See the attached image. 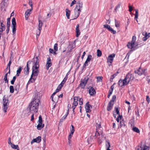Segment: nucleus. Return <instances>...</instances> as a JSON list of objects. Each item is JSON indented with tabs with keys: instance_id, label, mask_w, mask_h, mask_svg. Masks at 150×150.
I'll use <instances>...</instances> for the list:
<instances>
[{
	"instance_id": "nucleus-24",
	"label": "nucleus",
	"mask_w": 150,
	"mask_h": 150,
	"mask_svg": "<svg viewBox=\"0 0 150 150\" xmlns=\"http://www.w3.org/2000/svg\"><path fill=\"white\" fill-rule=\"evenodd\" d=\"M3 106H8L9 103L8 100L5 99V98H3Z\"/></svg>"
},
{
	"instance_id": "nucleus-29",
	"label": "nucleus",
	"mask_w": 150,
	"mask_h": 150,
	"mask_svg": "<svg viewBox=\"0 0 150 150\" xmlns=\"http://www.w3.org/2000/svg\"><path fill=\"white\" fill-rule=\"evenodd\" d=\"M121 5V4L120 3H119L115 7V8L114 9V11L117 12V11L118 10V9L120 7V6Z\"/></svg>"
},
{
	"instance_id": "nucleus-22",
	"label": "nucleus",
	"mask_w": 150,
	"mask_h": 150,
	"mask_svg": "<svg viewBox=\"0 0 150 150\" xmlns=\"http://www.w3.org/2000/svg\"><path fill=\"white\" fill-rule=\"evenodd\" d=\"M45 125L42 122H38V125L37 126V129L38 130H40L42 129L44 127Z\"/></svg>"
},
{
	"instance_id": "nucleus-31",
	"label": "nucleus",
	"mask_w": 150,
	"mask_h": 150,
	"mask_svg": "<svg viewBox=\"0 0 150 150\" xmlns=\"http://www.w3.org/2000/svg\"><path fill=\"white\" fill-rule=\"evenodd\" d=\"M119 72H117L116 73L112 75L110 79V81H112L113 79L115 77L117 76V74Z\"/></svg>"
},
{
	"instance_id": "nucleus-58",
	"label": "nucleus",
	"mask_w": 150,
	"mask_h": 150,
	"mask_svg": "<svg viewBox=\"0 0 150 150\" xmlns=\"http://www.w3.org/2000/svg\"><path fill=\"white\" fill-rule=\"evenodd\" d=\"M88 61H87L86 60L85 61L83 65V67L85 68L87 66H88Z\"/></svg>"
},
{
	"instance_id": "nucleus-10",
	"label": "nucleus",
	"mask_w": 150,
	"mask_h": 150,
	"mask_svg": "<svg viewBox=\"0 0 150 150\" xmlns=\"http://www.w3.org/2000/svg\"><path fill=\"white\" fill-rule=\"evenodd\" d=\"M149 147L145 145H141L140 146H137L136 150H149Z\"/></svg>"
},
{
	"instance_id": "nucleus-13",
	"label": "nucleus",
	"mask_w": 150,
	"mask_h": 150,
	"mask_svg": "<svg viewBox=\"0 0 150 150\" xmlns=\"http://www.w3.org/2000/svg\"><path fill=\"white\" fill-rule=\"evenodd\" d=\"M146 70L145 69L139 68L137 70H135L134 73L137 74L139 75H141L144 73Z\"/></svg>"
},
{
	"instance_id": "nucleus-51",
	"label": "nucleus",
	"mask_w": 150,
	"mask_h": 150,
	"mask_svg": "<svg viewBox=\"0 0 150 150\" xmlns=\"http://www.w3.org/2000/svg\"><path fill=\"white\" fill-rule=\"evenodd\" d=\"M108 145L106 144V146L107 148V150H111L109 149L110 147V144L109 142L108 143Z\"/></svg>"
},
{
	"instance_id": "nucleus-15",
	"label": "nucleus",
	"mask_w": 150,
	"mask_h": 150,
	"mask_svg": "<svg viewBox=\"0 0 150 150\" xmlns=\"http://www.w3.org/2000/svg\"><path fill=\"white\" fill-rule=\"evenodd\" d=\"M39 23L38 25V29L39 32L38 33H36L37 35L38 36L40 34L41 31L42 30V27L43 24L42 21L40 20H39Z\"/></svg>"
},
{
	"instance_id": "nucleus-8",
	"label": "nucleus",
	"mask_w": 150,
	"mask_h": 150,
	"mask_svg": "<svg viewBox=\"0 0 150 150\" xmlns=\"http://www.w3.org/2000/svg\"><path fill=\"white\" fill-rule=\"evenodd\" d=\"M12 23L13 25L12 26V32L13 34H15L16 33V23L15 18H12Z\"/></svg>"
},
{
	"instance_id": "nucleus-59",
	"label": "nucleus",
	"mask_w": 150,
	"mask_h": 150,
	"mask_svg": "<svg viewBox=\"0 0 150 150\" xmlns=\"http://www.w3.org/2000/svg\"><path fill=\"white\" fill-rule=\"evenodd\" d=\"M29 5L31 7V8H33V4L32 1H30L28 2Z\"/></svg>"
},
{
	"instance_id": "nucleus-61",
	"label": "nucleus",
	"mask_w": 150,
	"mask_h": 150,
	"mask_svg": "<svg viewBox=\"0 0 150 150\" xmlns=\"http://www.w3.org/2000/svg\"><path fill=\"white\" fill-rule=\"evenodd\" d=\"M131 50H130V51L128 52L126 56V57L128 58L129 55L131 54Z\"/></svg>"
},
{
	"instance_id": "nucleus-16",
	"label": "nucleus",
	"mask_w": 150,
	"mask_h": 150,
	"mask_svg": "<svg viewBox=\"0 0 150 150\" xmlns=\"http://www.w3.org/2000/svg\"><path fill=\"white\" fill-rule=\"evenodd\" d=\"M89 102H88L86 104L85 106L86 112H89L91 111V109L92 108V106L91 105L89 104Z\"/></svg>"
},
{
	"instance_id": "nucleus-52",
	"label": "nucleus",
	"mask_w": 150,
	"mask_h": 150,
	"mask_svg": "<svg viewBox=\"0 0 150 150\" xmlns=\"http://www.w3.org/2000/svg\"><path fill=\"white\" fill-rule=\"evenodd\" d=\"M83 100L82 98H80L79 99V104L80 105H81L83 104Z\"/></svg>"
},
{
	"instance_id": "nucleus-56",
	"label": "nucleus",
	"mask_w": 150,
	"mask_h": 150,
	"mask_svg": "<svg viewBox=\"0 0 150 150\" xmlns=\"http://www.w3.org/2000/svg\"><path fill=\"white\" fill-rule=\"evenodd\" d=\"M127 46L128 48L131 49V43L130 42H128Z\"/></svg>"
},
{
	"instance_id": "nucleus-42",
	"label": "nucleus",
	"mask_w": 150,
	"mask_h": 150,
	"mask_svg": "<svg viewBox=\"0 0 150 150\" xmlns=\"http://www.w3.org/2000/svg\"><path fill=\"white\" fill-rule=\"evenodd\" d=\"M116 96L115 95H114L113 96L112 98L110 101V102H111V103H113L115 101L116 99Z\"/></svg>"
},
{
	"instance_id": "nucleus-7",
	"label": "nucleus",
	"mask_w": 150,
	"mask_h": 150,
	"mask_svg": "<svg viewBox=\"0 0 150 150\" xmlns=\"http://www.w3.org/2000/svg\"><path fill=\"white\" fill-rule=\"evenodd\" d=\"M32 63L33 64L34 62L31 61H28L26 67H25L24 69V73L25 75H28L29 73V68L28 67L29 65L30 64Z\"/></svg>"
},
{
	"instance_id": "nucleus-20",
	"label": "nucleus",
	"mask_w": 150,
	"mask_h": 150,
	"mask_svg": "<svg viewBox=\"0 0 150 150\" xmlns=\"http://www.w3.org/2000/svg\"><path fill=\"white\" fill-rule=\"evenodd\" d=\"M79 24H77L76 26V27L75 29L76 33V36L78 37L79 35L80 34V30L79 28Z\"/></svg>"
},
{
	"instance_id": "nucleus-55",
	"label": "nucleus",
	"mask_w": 150,
	"mask_h": 150,
	"mask_svg": "<svg viewBox=\"0 0 150 150\" xmlns=\"http://www.w3.org/2000/svg\"><path fill=\"white\" fill-rule=\"evenodd\" d=\"M103 77L102 76L98 77H97V81H101Z\"/></svg>"
},
{
	"instance_id": "nucleus-19",
	"label": "nucleus",
	"mask_w": 150,
	"mask_h": 150,
	"mask_svg": "<svg viewBox=\"0 0 150 150\" xmlns=\"http://www.w3.org/2000/svg\"><path fill=\"white\" fill-rule=\"evenodd\" d=\"M89 93L91 96H93L96 94V92L93 87H91L89 91Z\"/></svg>"
},
{
	"instance_id": "nucleus-12",
	"label": "nucleus",
	"mask_w": 150,
	"mask_h": 150,
	"mask_svg": "<svg viewBox=\"0 0 150 150\" xmlns=\"http://www.w3.org/2000/svg\"><path fill=\"white\" fill-rule=\"evenodd\" d=\"M52 65L51 60L50 57L47 58L46 64V69L47 70L49 69V68Z\"/></svg>"
},
{
	"instance_id": "nucleus-5",
	"label": "nucleus",
	"mask_w": 150,
	"mask_h": 150,
	"mask_svg": "<svg viewBox=\"0 0 150 150\" xmlns=\"http://www.w3.org/2000/svg\"><path fill=\"white\" fill-rule=\"evenodd\" d=\"M115 57V54L112 53L110 54L107 58V62L109 66L112 65V64L114 59V58Z\"/></svg>"
},
{
	"instance_id": "nucleus-35",
	"label": "nucleus",
	"mask_w": 150,
	"mask_h": 150,
	"mask_svg": "<svg viewBox=\"0 0 150 150\" xmlns=\"http://www.w3.org/2000/svg\"><path fill=\"white\" fill-rule=\"evenodd\" d=\"M102 55V52L101 51L99 50H97V56L98 57H100Z\"/></svg>"
},
{
	"instance_id": "nucleus-39",
	"label": "nucleus",
	"mask_w": 150,
	"mask_h": 150,
	"mask_svg": "<svg viewBox=\"0 0 150 150\" xmlns=\"http://www.w3.org/2000/svg\"><path fill=\"white\" fill-rule=\"evenodd\" d=\"M10 18H8L7 21V25L6 26L10 27Z\"/></svg>"
},
{
	"instance_id": "nucleus-4",
	"label": "nucleus",
	"mask_w": 150,
	"mask_h": 150,
	"mask_svg": "<svg viewBox=\"0 0 150 150\" xmlns=\"http://www.w3.org/2000/svg\"><path fill=\"white\" fill-rule=\"evenodd\" d=\"M62 86L63 85L62 84L60 85V84L59 85L57 89L52 94V96L50 97V98H51L52 100V101L54 102H56L57 101V99H56L55 98H54V96L58 92L60 91L62 88Z\"/></svg>"
},
{
	"instance_id": "nucleus-14",
	"label": "nucleus",
	"mask_w": 150,
	"mask_h": 150,
	"mask_svg": "<svg viewBox=\"0 0 150 150\" xmlns=\"http://www.w3.org/2000/svg\"><path fill=\"white\" fill-rule=\"evenodd\" d=\"M142 35L144 36L142 40L144 41H146L150 37V33H148L146 32L142 33Z\"/></svg>"
},
{
	"instance_id": "nucleus-48",
	"label": "nucleus",
	"mask_w": 150,
	"mask_h": 150,
	"mask_svg": "<svg viewBox=\"0 0 150 150\" xmlns=\"http://www.w3.org/2000/svg\"><path fill=\"white\" fill-rule=\"evenodd\" d=\"M109 31L113 34H115L116 33V31L114 30L112 28Z\"/></svg>"
},
{
	"instance_id": "nucleus-1",
	"label": "nucleus",
	"mask_w": 150,
	"mask_h": 150,
	"mask_svg": "<svg viewBox=\"0 0 150 150\" xmlns=\"http://www.w3.org/2000/svg\"><path fill=\"white\" fill-rule=\"evenodd\" d=\"M36 62H35L34 65L32 67V72L31 77L28 81L27 84L30 83V82L33 83L35 80L36 77L38 75L39 71L38 69L39 67V60L37 57L36 58Z\"/></svg>"
},
{
	"instance_id": "nucleus-43",
	"label": "nucleus",
	"mask_w": 150,
	"mask_h": 150,
	"mask_svg": "<svg viewBox=\"0 0 150 150\" xmlns=\"http://www.w3.org/2000/svg\"><path fill=\"white\" fill-rule=\"evenodd\" d=\"M10 92L11 93H13L14 92V88L13 86H11L9 87Z\"/></svg>"
},
{
	"instance_id": "nucleus-64",
	"label": "nucleus",
	"mask_w": 150,
	"mask_h": 150,
	"mask_svg": "<svg viewBox=\"0 0 150 150\" xmlns=\"http://www.w3.org/2000/svg\"><path fill=\"white\" fill-rule=\"evenodd\" d=\"M4 80L5 81L6 83H8V81L7 79V77H4Z\"/></svg>"
},
{
	"instance_id": "nucleus-54",
	"label": "nucleus",
	"mask_w": 150,
	"mask_h": 150,
	"mask_svg": "<svg viewBox=\"0 0 150 150\" xmlns=\"http://www.w3.org/2000/svg\"><path fill=\"white\" fill-rule=\"evenodd\" d=\"M120 125L121 127L122 126H125V124L124 123V121L123 120L120 121Z\"/></svg>"
},
{
	"instance_id": "nucleus-37",
	"label": "nucleus",
	"mask_w": 150,
	"mask_h": 150,
	"mask_svg": "<svg viewBox=\"0 0 150 150\" xmlns=\"http://www.w3.org/2000/svg\"><path fill=\"white\" fill-rule=\"evenodd\" d=\"M67 79H68V77H67L65 76V77L64 78V79L62 82L60 84V85L62 84L63 85L65 83V82H66Z\"/></svg>"
},
{
	"instance_id": "nucleus-28",
	"label": "nucleus",
	"mask_w": 150,
	"mask_h": 150,
	"mask_svg": "<svg viewBox=\"0 0 150 150\" xmlns=\"http://www.w3.org/2000/svg\"><path fill=\"white\" fill-rule=\"evenodd\" d=\"M15 90L16 91L17 93L20 88V83H19L16 85L15 86Z\"/></svg>"
},
{
	"instance_id": "nucleus-60",
	"label": "nucleus",
	"mask_w": 150,
	"mask_h": 150,
	"mask_svg": "<svg viewBox=\"0 0 150 150\" xmlns=\"http://www.w3.org/2000/svg\"><path fill=\"white\" fill-rule=\"evenodd\" d=\"M76 1L75 0H74L71 4L70 6H72L74 4L76 3Z\"/></svg>"
},
{
	"instance_id": "nucleus-23",
	"label": "nucleus",
	"mask_w": 150,
	"mask_h": 150,
	"mask_svg": "<svg viewBox=\"0 0 150 150\" xmlns=\"http://www.w3.org/2000/svg\"><path fill=\"white\" fill-rule=\"evenodd\" d=\"M113 104V103L110 102H109L107 108V110L108 111H109L111 110Z\"/></svg>"
},
{
	"instance_id": "nucleus-25",
	"label": "nucleus",
	"mask_w": 150,
	"mask_h": 150,
	"mask_svg": "<svg viewBox=\"0 0 150 150\" xmlns=\"http://www.w3.org/2000/svg\"><path fill=\"white\" fill-rule=\"evenodd\" d=\"M65 11L66 12V16L67 18L69 19L70 11V10L68 9H66Z\"/></svg>"
},
{
	"instance_id": "nucleus-44",
	"label": "nucleus",
	"mask_w": 150,
	"mask_h": 150,
	"mask_svg": "<svg viewBox=\"0 0 150 150\" xmlns=\"http://www.w3.org/2000/svg\"><path fill=\"white\" fill-rule=\"evenodd\" d=\"M0 23H1V28L2 29H4V30H5V25L3 23V22L1 21H0Z\"/></svg>"
},
{
	"instance_id": "nucleus-11",
	"label": "nucleus",
	"mask_w": 150,
	"mask_h": 150,
	"mask_svg": "<svg viewBox=\"0 0 150 150\" xmlns=\"http://www.w3.org/2000/svg\"><path fill=\"white\" fill-rule=\"evenodd\" d=\"M81 11V9L75 8L74 9L75 18L72 20L77 18L79 16Z\"/></svg>"
},
{
	"instance_id": "nucleus-57",
	"label": "nucleus",
	"mask_w": 150,
	"mask_h": 150,
	"mask_svg": "<svg viewBox=\"0 0 150 150\" xmlns=\"http://www.w3.org/2000/svg\"><path fill=\"white\" fill-rule=\"evenodd\" d=\"M100 134V133L99 132V130L97 129L96 132L95 136L97 137L98 136H99Z\"/></svg>"
},
{
	"instance_id": "nucleus-18",
	"label": "nucleus",
	"mask_w": 150,
	"mask_h": 150,
	"mask_svg": "<svg viewBox=\"0 0 150 150\" xmlns=\"http://www.w3.org/2000/svg\"><path fill=\"white\" fill-rule=\"evenodd\" d=\"M41 137L39 136L36 138L33 139L31 142V143L32 144L34 142L39 143L41 142Z\"/></svg>"
},
{
	"instance_id": "nucleus-36",
	"label": "nucleus",
	"mask_w": 150,
	"mask_h": 150,
	"mask_svg": "<svg viewBox=\"0 0 150 150\" xmlns=\"http://www.w3.org/2000/svg\"><path fill=\"white\" fill-rule=\"evenodd\" d=\"M16 76H15L13 77L12 80L11 81V84L13 85L14 84V83L16 80Z\"/></svg>"
},
{
	"instance_id": "nucleus-26",
	"label": "nucleus",
	"mask_w": 150,
	"mask_h": 150,
	"mask_svg": "<svg viewBox=\"0 0 150 150\" xmlns=\"http://www.w3.org/2000/svg\"><path fill=\"white\" fill-rule=\"evenodd\" d=\"M21 70H22V67H19V68L17 70V71H16L17 73L16 75V76H18L19 75V74L21 72Z\"/></svg>"
},
{
	"instance_id": "nucleus-62",
	"label": "nucleus",
	"mask_w": 150,
	"mask_h": 150,
	"mask_svg": "<svg viewBox=\"0 0 150 150\" xmlns=\"http://www.w3.org/2000/svg\"><path fill=\"white\" fill-rule=\"evenodd\" d=\"M115 110H116V112L117 114L118 115H120V112H119V110H118V109L117 108H115Z\"/></svg>"
},
{
	"instance_id": "nucleus-63",
	"label": "nucleus",
	"mask_w": 150,
	"mask_h": 150,
	"mask_svg": "<svg viewBox=\"0 0 150 150\" xmlns=\"http://www.w3.org/2000/svg\"><path fill=\"white\" fill-rule=\"evenodd\" d=\"M135 114L137 115V116L139 117V112L138 109H137V110L135 111Z\"/></svg>"
},
{
	"instance_id": "nucleus-30",
	"label": "nucleus",
	"mask_w": 150,
	"mask_h": 150,
	"mask_svg": "<svg viewBox=\"0 0 150 150\" xmlns=\"http://www.w3.org/2000/svg\"><path fill=\"white\" fill-rule=\"evenodd\" d=\"M11 146L13 149H16L17 150H19V148L18 145H15L14 144H12Z\"/></svg>"
},
{
	"instance_id": "nucleus-32",
	"label": "nucleus",
	"mask_w": 150,
	"mask_h": 150,
	"mask_svg": "<svg viewBox=\"0 0 150 150\" xmlns=\"http://www.w3.org/2000/svg\"><path fill=\"white\" fill-rule=\"evenodd\" d=\"M132 129L134 132L137 133H139L140 132L138 128L136 127H133Z\"/></svg>"
},
{
	"instance_id": "nucleus-34",
	"label": "nucleus",
	"mask_w": 150,
	"mask_h": 150,
	"mask_svg": "<svg viewBox=\"0 0 150 150\" xmlns=\"http://www.w3.org/2000/svg\"><path fill=\"white\" fill-rule=\"evenodd\" d=\"M76 5L79 7L82 8L83 7V3L79 1L77 2Z\"/></svg>"
},
{
	"instance_id": "nucleus-9",
	"label": "nucleus",
	"mask_w": 150,
	"mask_h": 150,
	"mask_svg": "<svg viewBox=\"0 0 150 150\" xmlns=\"http://www.w3.org/2000/svg\"><path fill=\"white\" fill-rule=\"evenodd\" d=\"M88 79L85 77L83 79H81L80 84V86L82 88H84L87 83Z\"/></svg>"
},
{
	"instance_id": "nucleus-41",
	"label": "nucleus",
	"mask_w": 150,
	"mask_h": 150,
	"mask_svg": "<svg viewBox=\"0 0 150 150\" xmlns=\"http://www.w3.org/2000/svg\"><path fill=\"white\" fill-rule=\"evenodd\" d=\"M115 26L117 28H118L119 27L120 25H119V22L117 21L116 19H115Z\"/></svg>"
},
{
	"instance_id": "nucleus-46",
	"label": "nucleus",
	"mask_w": 150,
	"mask_h": 150,
	"mask_svg": "<svg viewBox=\"0 0 150 150\" xmlns=\"http://www.w3.org/2000/svg\"><path fill=\"white\" fill-rule=\"evenodd\" d=\"M11 64V57L10 58V61L9 62L8 64L7 65V67L6 68V69H7L8 67V68H10V66Z\"/></svg>"
},
{
	"instance_id": "nucleus-17",
	"label": "nucleus",
	"mask_w": 150,
	"mask_h": 150,
	"mask_svg": "<svg viewBox=\"0 0 150 150\" xmlns=\"http://www.w3.org/2000/svg\"><path fill=\"white\" fill-rule=\"evenodd\" d=\"M33 8H31L30 9H28L25 12V19L26 20H27L29 16H30V13L32 10Z\"/></svg>"
},
{
	"instance_id": "nucleus-53",
	"label": "nucleus",
	"mask_w": 150,
	"mask_h": 150,
	"mask_svg": "<svg viewBox=\"0 0 150 150\" xmlns=\"http://www.w3.org/2000/svg\"><path fill=\"white\" fill-rule=\"evenodd\" d=\"M42 116L41 115L39 116V120H38V122H42Z\"/></svg>"
},
{
	"instance_id": "nucleus-38",
	"label": "nucleus",
	"mask_w": 150,
	"mask_h": 150,
	"mask_svg": "<svg viewBox=\"0 0 150 150\" xmlns=\"http://www.w3.org/2000/svg\"><path fill=\"white\" fill-rule=\"evenodd\" d=\"M71 128L70 133H71V134H73L74 132V126L73 125H71Z\"/></svg>"
},
{
	"instance_id": "nucleus-33",
	"label": "nucleus",
	"mask_w": 150,
	"mask_h": 150,
	"mask_svg": "<svg viewBox=\"0 0 150 150\" xmlns=\"http://www.w3.org/2000/svg\"><path fill=\"white\" fill-rule=\"evenodd\" d=\"M68 114V111L67 112V114L63 116L62 118L60 120V122H63V121L64 120V119L66 118L67 117V116Z\"/></svg>"
},
{
	"instance_id": "nucleus-47",
	"label": "nucleus",
	"mask_w": 150,
	"mask_h": 150,
	"mask_svg": "<svg viewBox=\"0 0 150 150\" xmlns=\"http://www.w3.org/2000/svg\"><path fill=\"white\" fill-rule=\"evenodd\" d=\"M122 117V115H119V116L117 117L116 119V120L118 122L119 121L120 119L121 120Z\"/></svg>"
},
{
	"instance_id": "nucleus-3",
	"label": "nucleus",
	"mask_w": 150,
	"mask_h": 150,
	"mask_svg": "<svg viewBox=\"0 0 150 150\" xmlns=\"http://www.w3.org/2000/svg\"><path fill=\"white\" fill-rule=\"evenodd\" d=\"M131 78V74L129 73L123 80H120L118 82L119 85L121 87L127 85L129 82Z\"/></svg>"
},
{
	"instance_id": "nucleus-6",
	"label": "nucleus",
	"mask_w": 150,
	"mask_h": 150,
	"mask_svg": "<svg viewBox=\"0 0 150 150\" xmlns=\"http://www.w3.org/2000/svg\"><path fill=\"white\" fill-rule=\"evenodd\" d=\"M136 39V37L135 36H134L132 37V49L134 50L138 47V44L135 42Z\"/></svg>"
},
{
	"instance_id": "nucleus-40",
	"label": "nucleus",
	"mask_w": 150,
	"mask_h": 150,
	"mask_svg": "<svg viewBox=\"0 0 150 150\" xmlns=\"http://www.w3.org/2000/svg\"><path fill=\"white\" fill-rule=\"evenodd\" d=\"M92 58V56L91 55H89L86 59V60L88 62H90Z\"/></svg>"
},
{
	"instance_id": "nucleus-49",
	"label": "nucleus",
	"mask_w": 150,
	"mask_h": 150,
	"mask_svg": "<svg viewBox=\"0 0 150 150\" xmlns=\"http://www.w3.org/2000/svg\"><path fill=\"white\" fill-rule=\"evenodd\" d=\"M58 45L57 43H55L54 46V49L55 51H57L58 50Z\"/></svg>"
},
{
	"instance_id": "nucleus-45",
	"label": "nucleus",
	"mask_w": 150,
	"mask_h": 150,
	"mask_svg": "<svg viewBox=\"0 0 150 150\" xmlns=\"http://www.w3.org/2000/svg\"><path fill=\"white\" fill-rule=\"evenodd\" d=\"M8 106H3V110L4 112H7L6 110L8 108Z\"/></svg>"
},
{
	"instance_id": "nucleus-2",
	"label": "nucleus",
	"mask_w": 150,
	"mask_h": 150,
	"mask_svg": "<svg viewBox=\"0 0 150 150\" xmlns=\"http://www.w3.org/2000/svg\"><path fill=\"white\" fill-rule=\"evenodd\" d=\"M40 103L39 100L37 98L33 99L29 105V110L32 113H35L38 112L39 105Z\"/></svg>"
},
{
	"instance_id": "nucleus-21",
	"label": "nucleus",
	"mask_w": 150,
	"mask_h": 150,
	"mask_svg": "<svg viewBox=\"0 0 150 150\" xmlns=\"http://www.w3.org/2000/svg\"><path fill=\"white\" fill-rule=\"evenodd\" d=\"M78 97H75L74 98V103H73V106L76 107L78 104Z\"/></svg>"
},
{
	"instance_id": "nucleus-27",
	"label": "nucleus",
	"mask_w": 150,
	"mask_h": 150,
	"mask_svg": "<svg viewBox=\"0 0 150 150\" xmlns=\"http://www.w3.org/2000/svg\"><path fill=\"white\" fill-rule=\"evenodd\" d=\"M135 17H134V19L136 20L137 21V22H138L137 21V18L138 16V10L137 9H136L135 10Z\"/></svg>"
},
{
	"instance_id": "nucleus-50",
	"label": "nucleus",
	"mask_w": 150,
	"mask_h": 150,
	"mask_svg": "<svg viewBox=\"0 0 150 150\" xmlns=\"http://www.w3.org/2000/svg\"><path fill=\"white\" fill-rule=\"evenodd\" d=\"M101 128V125L100 124H96V130H97V129L99 130L98 129H99L100 128Z\"/></svg>"
}]
</instances>
